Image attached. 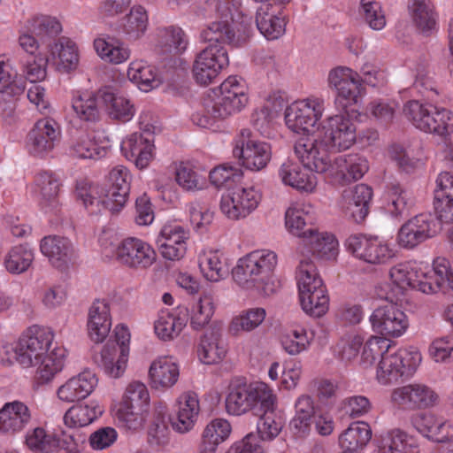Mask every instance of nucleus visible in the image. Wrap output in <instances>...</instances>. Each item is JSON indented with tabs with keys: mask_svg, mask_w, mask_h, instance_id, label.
Masks as SVG:
<instances>
[{
	"mask_svg": "<svg viewBox=\"0 0 453 453\" xmlns=\"http://www.w3.org/2000/svg\"><path fill=\"white\" fill-rule=\"evenodd\" d=\"M233 155L246 169L260 171L270 162L272 148L268 142L254 139L249 128H243L234 139Z\"/></svg>",
	"mask_w": 453,
	"mask_h": 453,
	"instance_id": "nucleus-12",
	"label": "nucleus"
},
{
	"mask_svg": "<svg viewBox=\"0 0 453 453\" xmlns=\"http://www.w3.org/2000/svg\"><path fill=\"white\" fill-rule=\"evenodd\" d=\"M170 415L165 403L155 405L151 423L148 430V442L152 447L163 448L170 442Z\"/></svg>",
	"mask_w": 453,
	"mask_h": 453,
	"instance_id": "nucleus-38",
	"label": "nucleus"
},
{
	"mask_svg": "<svg viewBox=\"0 0 453 453\" xmlns=\"http://www.w3.org/2000/svg\"><path fill=\"white\" fill-rule=\"evenodd\" d=\"M297 287L302 309L311 317L319 318L328 310L329 297L315 265L311 259L300 261L296 269Z\"/></svg>",
	"mask_w": 453,
	"mask_h": 453,
	"instance_id": "nucleus-4",
	"label": "nucleus"
},
{
	"mask_svg": "<svg viewBox=\"0 0 453 453\" xmlns=\"http://www.w3.org/2000/svg\"><path fill=\"white\" fill-rule=\"evenodd\" d=\"M275 403L266 408H259L255 412L256 415L259 416L257 422V434L265 441H273L276 438L283 427V422L281 417L274 412Z\"/></svg>",
	"mask_w": 453,
	"mask_h": 453,
	"instance_id": "nucleus-56",
	"label": "nucleus"
},
{
	"mask_svg": "<svg viewBox=\"0 0 453 453\" xmlns=\"http://www.w3.org/2000/svg\"><path fill=\"white\" fill-rule=\"evenodd\" d=\"M278 257L269 250H254L242 258L233 270L234 281L243 288H256L266 293V286L271 280Z\"/></svg>",
	"mask_w": 453,
	"mask_h": 453,
	"instance_id": "nucleus-3",
	"label": "nucleus"
},
{
	"mask_svg": "<svg viewBox=\"0 0 453 453\" xmlns=\"http://www.w3.org/2000/svg\"><path fill=\"white\" fill-rule=\"evenodd\" d=\"M418 263L407 261L399 263L389 270V277L394 286L392 293L388 294L394 296L396 301L400 300L406 290L413 289L416 276L418 273Z\"/></svg>",
	"mask_w": 453,
	"mask_h": 453,
	"instance_id": "nucleus-41",
	"label": "nucleus"
},
{
	"mask_svg": "<svg viewBox=\"0 0 453 453\" xmlns=\"http://www.w3.org/2000/svg\"><path fill=\"white\" fill-rule=\"evenodd\" d=\"M99 99V92H78L73 97L72 108L81 120L95 123L100 119Z\"/></svg>",
	"mask_w": 453,
	"mask_h": 453,
	"instance_id": "nucleus-49",
	"label": "nucleus"
},
{
	"mask_svg": "<svg viewBox=\"0 0 453 453\" xmlns=\"http://www.w3.org/2000/svg\"><path fill=\"white\" fill-rule=\"evenodd\" d=\"M189 230L179 224L165 225L157 238V244L161 256L170 261H179L187 252Z\"/></svg>",
	"mask_w": 453,
	"mask_h": 453,
	"instance_id": "nucleus-24",
	"label": "nucleus"
},
{
	"mask_svg": "<svg viewBox=\"0 0 453 453\" xmlns=\"http://www.w3.org/2000/svg\"><path fill=\"white\" fill-rule=\"evenodd\" d=\"M34 251L27 244L12 247L4 258L6 271L12 274H20L28 270L34 261Z\"/></svg>",
	"mask_w": 453,
	"mask_h": 453,
	"instance_id": "nucleus-58",
	"label": "nucleus"
},
{
	"mask_svg": "<svg viewBox=\"0 0 453 453\" xmlns=\"http://www.w3.org/2000/svg\"><path fill=\"white\" fill-rule=\"evenodd\" d=\"M154 140L150 133H134L122 141L123 156L134 163L139 169L146 168L154 156Z\"/></svg>",
	"mask_w": 453,
	"mask_h": 453,
	"instance_id": "nucleus-25",
	"label": "nucleus"
},
{
	"mask_svg": "<svg viewBox=\"0 0 453 453\" xmlns=\"http://www.w3.org/2000/svg\"><path fill=\"white\" fill-rule=\"evenodd\" d=\"M411 19L423 34L429 35L436 30L438 15L431 0H412L409 4Z\"/></svg>",
	"mask_w": 453,
	"mask_h": 453,
	"instance_id": "nucleus-43",
	"label": "nucleus"
},
{
	"mask_svg": "<svg viewBox=\"0 0 453 453\" xmlns=\"http://www.w3.org/2000/svg\"><path fill=\"white\" fill-rule=\"evenodd\" d=\"M311 206H296L288 208L285 214V224L288 232L302 241L315 228Z\"/></svg>",
	"mask_w": 453,
	"mask_h": 453,
	"instance_id": "nucleus-37",
	"label": "nucleus"
},
{
	"mask_svg": "<svg viewBox=\"0 0 453 453\" xmlns=\"http://www.w3.org/2000/svg\"><path fill=\"white\" fill-rule=\"evenodd\" d=\"M385 298L389 303L376 308L369 318L372 328L384 338L400 337L409 326L407 316L396 306L394 296L387 295Z\"/></svg>",
	"mask_w": 453,
	"mask_h": 453,
	"instance_id": "nucleus-15",
	"label": "nucleus"
},
{
	"mask_svg": "<svg viewBox=\"0 0 453 453\" xmlns=\"http://www.w3.org/2000/svg\"><path fill=\"white\" fill-rule=\"evenodd\" d=\"M61 135L60 127L50 118L37 120L27 136L26 148L34 157H44L55 147Z\"/></svg>",
	"mask_w": 453,
	"mask_h": 453,
	"instance_id": "nucleus-21",
	"label": "nucleus"
},
{
	"mask_svg": "<svg viewBox=\"0 0 453 453\" xmlns=\"http://www.w3.org/2000/svg\"><path fill=\"white\" fill-rule=\"evenodd\" d=\"M345 246L355 257L372 265L386 264L395 256L390 245L377 236L351 234Z\"/></svg>",
	"mask_w": 453,
	"mask_h": 453,
	"instance_id": "nucleus-17",
	"label": "nucleus"
},
{
	"mask_svg": "<svg viewBox=\"0 0 453 453\" xmlns=\"http://www.w3.org/2000/svg\"><path fill=\"white\" fill-rule=\"evenodd\" d=\"M27 31L41 39L53 37L62 31V26L56 18L40 15L27 21Z\"/></svg>",
	"mask_w": 453,
	"mask_h": 453,
	"instance_id": "nucleus-63",
	"label": "nucleus"
},
{
	"mask_svg": "<svg viewBox=\"0 0 453 453\" xmlns=\"http://www.w3.org/2000/svg\"><path fill=\"white\" fill-rule=\"evenodd\" d=\"M66 350L62 347H56L50 352L43 355L38 362L37 373L44 381H50L64 366Z\"/></svg>",
	"mask_w": 453,
	"mask_h": 453,
	"instance_id": "nucleus-61",
	"label": "nucleus"
},
{
	"mask_svg": "<svg viewBox=\"0 0 453 453\" xmlns=\"http://www.w3.org/2000/svg\"><path fill=\"white\" fill-rule=\"evenodd\" d=\"M111 327L109 303L104 300H96L88 311V330L90 339L96 343L104 342Z\"/></svg>",
	"mask_w": 453,
	"mask_h": 453,
	"instance_id": "nucleus-33",
	"label": "nucleus"
},
{
	"mask_svg": "<svg viewBox=\"0 0 453 453\" xmlns=\"http://www.w3.org/2000/svg\"><path fill=\"white\" fill-rule=\"evenodd\" d=\"M379 453H418L416 438L399 428L391 429L380 435Z\"/></svg>",
	"mask_w": 453,
	"mask_h": 453,
	"instance_id": "nucleus-35",
	"label": "nucleus"
},
{
	"mask_svg": "<svg viewBox=\"0 0 453 453\" xmlns=\"http://www.w3.org/2000/svg\"><path fill=\"white\" fill-rule=\"evenodd\" d=\"M199 268L210 281H219L228 275L229 269L219 250H209L199 256Z\"/></svg>",
	"mask_w": 453,
	"mask_h": 453,
	"instance_id": "nucleus-55",
	"label": "nucleus"
},
{
	"mask_svg": "<svg viewBox=\"0 0 453 453\" xmlns=\"http://www.w3.org/2000/svg\"><path fill=\"white\" fill-rule=\"evenodd\" d=\"M276 402V396L265 383L248 384L241 380H233L226 397L228 414L240 416L250 411L257 412L259 408L268 409Z\"/></svg>",
	"mask_w": 453,
	"mask_h": 453,
	"instance_id": "nucleus-5",
	"label": "nucleus"
},
{
	"mask_svg": "<svg viewBox=\"0 0 453 453\" xmlns=\"http://www.w3.org/2000/svg\"><path fill=\"white\" fill-rule=\"evenodd\" d=\"M41 252L57 268H65L74 257V249L71 241L65 237L49 235L42 239Z\"/></svg>",
	"mask_w": 453,
	"mask_h": 453,
	"instance_id": "nucleus-32",
	"label": "nucleus"
},
{
	"mask_svg": "<svg viewBox=\"0 0 453 453\" xmlns=\"http://www.w3.org/2000/svg\"><path fill=\"white\" fill-rule=\"evenodd\" d=\"M372 438V430L366 422H354L339 436V445L344 453H359Z\"/></svg>",
	"mask_w": 453,
	"mask_h": 453,
	"instance_id": "nucleus-40",
	"label": "nucleus"
},
{
	"mask_svg": "<svg viewBox=\"0 0 453 453\" xmlns=\"http://www.w3.org/2000/svg\"><path fill=\"white\" fill-rule=\"evenodd\" d=\"M311 337L303 328L290 330L280 338L283 349L289 355L296 356L307 350L311 345Z\"/></svg>",
	"mask_w": 453,
	"mask_h": 453,
	"instance_id": "nucleus-64",
	"label": "nucleus"
},
{
	"mask_svg": "<svg viewBox=\"0 0 453 453\" xmlns=\"http://www.w3.org/2000/svg\"><path fill=\"white\" fill-rule=\"evenodd\" d=\"M372 196L370 186L363 183L356 185L348 196L346 215L356 223L363 222L369 213Z\"/></svg>",
	"mask_w": 453,
	"mask_h": 453,
	"instance_id": "nucleus-39",
	"label": "nucleus"
},
{
	"mask_svg": "<svg viewBox=\"0 0 453 453\" xmlns=\"http://www.w3.org/2000/svg\"><path fill=\"white\" fill-rule=\"evenodd\" d=\"M303 245L314 257L322 259H333L337 256L338 241L334 234L326 232H319L315 227L312 234H309L303 240Z\"/></svg>",
	"mask_w": 453,
	"mask_h": 453,
	"instance_id": "nucleus-44",
	"label": "nucleus"
},
{
	"mask_svg": "<svg viewBox=\"0 0 453 453\" xmlns=\"http://www.w3.org/2000/svg\"><path fill=\"white\" fill-rule=\"evenodd\" d=\"M230 433L231 426L227 420L214 419L204 428L200 447L208 452H215L219 444L223 442Z\"/></svg>",
	"mask_w": 453,
	"mask_h": 453,
	"instance_id": "nucleus-59",
	"label": "nucleus"
},
{
	"mask_svg": "<svg viewBox=\"0 0 453 453\" xmlns=\"http://www.w3.org/2000/svg\"><path fill=\"white\" fill-rule=\"evenodd\" d=\"M99 95L111 118L127 122L134 117V107L125 96L117 95L109 88L99 90Z\"/></svg>",
	"mask_w": 453,
	"mask_h": 453,
	"instance_id": "nucleus-52",
	"label": "nucleus"
},
{
	"mask_svg": "<svg viewBox=\"0 0 453 453\" xmlns=\"http://www.w3.org/2000/svg\"><path fill=\"white\" fill-rule=\"evenodd\" d=\"M326 163L328 167L322 173L340 184L361 179L369 169L366 158L358 154L340 155Z\"/></svg>",
	"mask_w": 453,
	"mask_h": 453,
	"instance_id": "nucleus-22",
	"label": "nucleus"
},
{
	"mask_svg": "<svg viewBox=\"0 0 453 453\" xmlns=\"http://www.w3.org/2000/svg\"><path fill=\"white\" fill-rule=\"evenodd\" d=\"M392 402L408 410L426 409L435 405L439 400L437 393L425 384H409L395 388Z\"/></svg>",
	"mask_w": 453,
	"mask_h": 453,
	"instance_id": "nucleus-23",
	"label": "nucleus"
},
{
	"mask_svg": "<svg viewBox=\"0 0 453 453\" xmlns=\"http://www.w3.org/2000/svg\"><path fill=\"white\" fill-rule=\"evenodd\" d=\"M179 375L178 365L168 357H161L153 361L149 370L150 385L156 389L173 387L177 382Z\"/></svg>",
	"mask_w": 453,
	"mask_h": 453,
	"instance_id": "nucleus-36",
	"label": "nucleus"
},
{
	"mask_svg": "<svg viewBox=\"0 0 453 453\" xmlns=\"http://www.w3.org/2000/svg\"><path fill=\"white\" fill-rule=\"evenodd\" d=\"M97 382L96 375L90 370H85L60 386L57 391L58 397L65 403L85 399L94 391Z\"/></svg>",
	"mask_w": 453,
	"mask_h": 453,
	"instance_id": "nucleus-27",
	"label": "nucleus"
},
{
	"mask_svg": "<svg viewBox=\"0 0 453 453\" xmlns=\"http://www.w3.org/2000/svg\"><path fill=\"white\" fill-rule=\"evenodd\" d=\"M187 315L188 311L182 316L162 311L154 324L156 334L163 341L177 337L187 325Z\"/></svg>",
	"mask_w": 453,
	"mask_h": 453,
	"instance_id": "nucleus-51",
	"label": "nucleus"
},
{
	"mask_svg": "<svg viewBox=\"0 0 453 453\" xmlns=\"http://www.w3.org/2000/svg\"><path fill=\"white\" fill-rule=\"evenodd\" d=\"M127 76L130 81L138 84L140 89L149 91L158 87L161 83L159 74L155 66L142 60L130 63Z\"/></svg>",
	"mask_w": 453,
	"mask_h": 453,
	"instance_id": "nucleus-54",
	"label": "nucleus"
},
{
	"mask_svg": "<svg viewBox=\"0 0 453 453\" xmlns=\"http://www.w3.org/2000/svg\"><path fill=\"white\" fill-rule=\"evenodd\" d=\"M54 339L49 327L33 325L23 332L14 347L17 362L25 368L35 366L47 354Z\"/></svg>",
	"mask_w": 453,
	"mask_h": 453,
	"instance_id": "nucleus-10",
	"label": "nucleus"
},
{
	"mask_svg": "<svg viewBox=\"0 0 453 453\" xmlns=\"http://www.w3.org/2000/svg\"><path fill=\"white\" fill-rule=\"evenodd\" d=\"M421 354L416 347L399 349L395 353H386L380 360L376 379L381 385L396 382L403 376L411 375L421 362Z\"/></svg>",
	"mask_w": 453,
	"mask_h": 453,
	"instance_id": "nucleus-9",
	"label": "nucleus"
},
{
	"mask_svg": "<svg viewBox=\"0 0 453 453\" xmlns=\"http://www.w3.org/2000/svg\"><path fill=\"white\" fill-rule=\"evenodd\" d=\"M32 420V411L23 402H8L0 409V432L13 434L27 427Z\"/></svg>",
	"mask_w": 453,
	"mask_h": 453,
	"instance_id": "nucleus-28",
	"label": "nucleus"
},
{
	"mask_svg": "<svg viewBox=\"0 0 453 453\" xmlns=\"http://www.w3.org/2000/svg\"><path fill=\"white\" fill-rule=\"evenodd\" d=\"M356 141V127L346 114L327 118L314 137H301L295 143V153L301 163L317 173H323L331 159L330 151L349 149Z\"/></svg>",
	"mask_w": 453,
	"mask_h": 453,
	"instance_id": "nucleus-1",
	"label": "nucleus"
},
{
	"mask_svg": "<svg viewBox=\"0 0 453 453\" xmlns=\"http://www.w3.org/2000/svg\"><path fill=\"white\" fill-rule=\"evenodd\" d=\"M97 55L105 62L119 65L130 58V49L121 41L113 37L97 38L94 41Z\"/></svg>",
	"mask_w": 453,
	"mask_h": 453,
	"instance_id": "nucleus-48",
	"label": "nucleus"
},
{
	"mask_svg": "<svg viewBox=\"0 0 453 453\" xmlns=\"http://www.w3.org/2000/svg\"><path fill=\"white\" fill-rule=\"evenodd\" d=\"M103 412V408L96 403L73 405L65 413L64 423L70 428L86 426L100 417Z\"/></svg>",
	"mask_w": 453,
	"mask_h": 453,
	"instance_id": "nucleus-53",
	"label": "nucleus"
},
{
	"mask_svg": "<svg viewBox=\"0 0 453 453\" xmlns=\"http://www.w3.org/2000/svg\"><path fill=\"white\" fill-rule=\"evenodd\" d=\"M53 56H58V68L64 72L75 70L79 65V50L76 43L68 37L62 36L51 47Z\"/></svg>",
	"mask_w": 453,
	"mask_h": 453,
	"instance_id": "nucleus-57",
	"label": "nucleus"
},
{
	"mask_svg": "<svg viewBox=\"0 0 453 453\" xmlns=\"http://www.w3.org/2000/svg\"><path fill=\"white\" fill-rule=\"evenodd\" d=\"M383 201L385 211L395 219L408 215L414 204L411 192L399 183L386 186Z\"/></svg>",
	"mask_w": 453,
	"mask_h": 453,
	"instance_id": "nucleus-34",
	"label": "nucleus"
},
{
	"mask_svg": "<svg viewBox=\"0 0 453 453\" xmlns=\"http://www.w3.org/2000/svg\"><path fill=\"white\" fill-rule=\"evenodd\" d=\"M149 16L142 5H134L121 20L119 31L129 41L140 39L147 31Z\"/></svg>",
	"mask_w": 453,
	"mask_h": 453,
	"instance_id": "nucleus-46",
	"label": "nucleus"
},
{
	"mask_svg": "<svg viewBox=\"0 0 453 453\" xmlns=\"http://www.w3.org/2000/svg\"><path fill=\"white\" fill-rule=\"evenodd\" d=\"M25 89L24 78L19 77L9 64L0 61V93L16 97L22 95Z\"/></svg>",
	"mask_w": 453,
	"mask_h": 453,
	"instance_id": "nucleus-62",
	"label": "nucleus"
},
{
	"mask_svg": "<svg viewBox=\"0 0 453 453\" xmlns=\"http://www.w3.org/2000/svg\"><path fill=\"white\" fill-rule=\"evenodd\" d=\"M434 104L410 100L403 105V111L417 129L445 138L453 133V112Z\"/></svg>",
	"mask_w": 453,
	"mask_h": 453,
	"instance_id": "nucleus-6",
	"label": "nucleus"
},
{
	"mask_svg": "<svg viewBox=\"0 0 453 453\" xmlns=\"http://www.w3.org/2000/svg\"><path fill=\"white\" fill-rule=\"evenodd\" d=\"M131 173L123 165L113 167L108 173L104 186L98 192L87 180H80L76 182L75 196L90 214H97L103 209L111 212H119L125 206L130 192Z\"/></svg>",
	"mask_w": 453,
	"mask_h": 453,
	"instance_id": "nucleus-2",
	"label": "nucleus"
},
{
	"mask_svg": "<svg viewBox=\"0 0 453 453\" xmlns=\"http://www.w3.org/2000/svg\"><path fill=\"white\" fill-rule=\"evenodd\" d=\"M265 317L266 311L264 308L255 307L244 310L232 319L229 330L234 334H238L240 332H251L263 323Z\"/></svg>",
	"mask_w": 453,
	"mask_h": 453,
	"instance_id": "nucleus-60",
	"label": "nucleus"
},
{
	"mask_svg": "<svg viewBox=\"0 0 453 453\" xmlns=\"http://www.w3.org/2000/svg\"><path fill=\"white\" fill-rule=\"evenodd\" d=\"M434 207L436 219L441 223L453 222V175L442 172L436 179V188L434 191Z\"/></svg>",
	"mask_w": 453,
	"mask_h": 453,
	"instance_id": "nucleus-29",
	"label": "nucleus"
},
{
	"mask_svg": "<svg viewBox=\"0 0 453 453\" xmlns=\"http://www.w3.org/2000/svg\"><path fill=\"white\" fill-rule=\"evenodd\" d=\"M329 87L337 92L334 104L348 113L349 106L358 104L363 94L359 73L345 66H338L329 72Z\"/></svg>",
	"mask_w": 453,
	"mask_h": 453,
	"instance_id": "nucleus-14",
	"label": "nucleus"
},
{
	"mask_svg": "<svg viewBox=\"0 0 453 453\" xmlns=\"http://www.w3.org/2000/svg\"><path fill=\"white\" fill-rule=\"evenodd\" d=\"M250 19H217L209 22L201 31L200 38L209 44L242 47L251 36Z\"/></svg>",
	"mask_w": 453,
	"mask_h": 453,
	"instance_id": "nucleus-8",
	"label": "nucleus"
},
{
	"mask_svg": "<svg viewBox=\"0 0 453 453\" xmlns=\"http://www.w3.org/2000/svg\"><path fill=\"white\" fill-rule=\"evenodd\" d=\"M226 354V344L219 331L206 332L200 339L197 355L205 365L219 363Z\"/></svg>",
	"mask_w": 453,
	"mask_h": 453,
	"instance_id": "nucleus-42",
	"label": "nucleus"
},
{
	"mask_svg": "<svg viewBox=\"0 0 453 453\" xmlns=\"http://www.w3.org/2000/svg\"><path fill=\"white\" fill-rule=\"evenodd\" d=\"M229 65L228 53L225 46L209 44L196 56L193 75L201 85H208Z\"/></svg>",
	"mask_w": 453,
	"mask_h": 453,
	"instance_id": "nucleus-18",
	"label": "nucleus"
},
{
	"mask_svg": "<svg viewBox=\"0 0 453 453\" xmlns=\"http://www.w3.org/2000/svg\"><path fill=\"white\" fill-rule=\"evenodd\" d=\"M261 198L260 191L255 187H234L222 194L219 208L229 219L238 220L252 213Z\"/></svg>",
	"mask_w": 453,
	"mask_h": 453,
	"instance_id": "nucleus-16",
	"label": "nucleus"
},
{
	"mask_svg": "<svg viewBox=\"0 0 453 453\" xmlns=\"http://www.w3.org/2000/svg\"><path fill=\"white\" fill-rule=\"evenodd\" d=\"M25 444L34 453H55L58 449L59 437L54 432L37 426L27 432Z\"/></svg>",
	"mask_w": 453,
	"mask_h": 453,
	"instance_id": "nucleus-50",
	"label": "nucleus"
},
{
	"mask_svg": "<svg viewBox=\"0 0 453 453\" xmlns=\"http://www.w3.org/2000/svg\"><path fill=\"white\" fill-rule=\"evenodd\" d=\"M109 148L104 142L96 141L91 134L78 132L70 138L67 150L72 157L98 160L107 155Z\"/></svg>",
	"mask_w": 453,
	"mask_h": 453,
	"instance_id": "nucleus-31",
	"label": "nucleus"
},
{
	"mask_svg": "<svg viewBox=\"0 0 453 453\" xmlns=\"http://www.w3.org/2000/svg\"><path fill=\"white\" fill-rule=\"evenodd\" d=\"M283 5L263 4L257 10V27L267 40L278 39L285 33L287 21L283 15Z\"/></svg>",
	"mask_w": 453,
	"mask_h": 453,
	"instance_id": "nucleus-26",
	"label": "nucleus"
},
{
	"mask_svg": "<svg viewBox=\"0 0 453 453\" xmlns=\"http://www.w3.org/2000/svg\"><path fill=\"white\" fill-rule=\"evenodd\" d=\"M35 183L40 188V205L45 212L57 211L58 207L59 180L50 172H42L35 177Z\"/></svg>",
	"mask_w": 453,
	"mask_h": 453,
	"instance_id": "nucleus-47",
	"label": "nucleus"
},
{
	"mask_svg": "<svg viewBox=\"0 0 453 453\" xmlns=\"http://www.w3.org/2000/svg\"><path fill=\"white\" fill-rule=\"evenodd\" d=\"M325 111L324 100L317 96H309L295 101L285 110V122L288 129L303 134V137H314L311 132L322 118Z\"/></svg>",
	"mask_w": 453,
	"mask_h": 453,
	"instance_id": "nucleus-11",
	"label": "nucleus"
},
{
	"mask_svg": "<svg viewBox=\"0 0 453 453\" xmlns=\"http://www.w3.org/2000/svg\"><path fill=\"white\" fill-rule=\"evenodd\" d=\"M114 337L115 341H109L102 349V365L106 374L119 378L126 370L129 353L128 328L124 325H118L114 329Z\"/></svg>",
	"mask_w": 453,
	"mask_h": 453,
	"instance_id": "nucleus-19",
	"label": "nucleus"
},
{
	"mask_svg": "<svg viewBox=\"0 0 453 453\" xmlns=\"http://www.w3.org/2000/svg\"><path fill=\"white\" fill-rule=\"evenodd\" d=\"M219 95L204 101V109L212 119H226L241 111L248 103L246 87L242 78L229 76L219 87Z\"/></svg>",
	"mask_w": 453,
	"mask_h": 453,
	"instance_id": "nucleus-7",
	"label": "nucleus"
},
{
	"mask_svg": "<svg viewBox=\"0 0 453 453\" xmlns=\"http://www.w3.org/2000/svg\"><path fill=\"white\" fill-rule=\"evenodd\" d=\"M303 166L292 161L284 162L279 169V177L286 186L306 193H312L317 186V178L303 163ZM315 173H317L315 171Z\"/></svg>",
	"mask_w": 453,
	"mask_h": 453,
	"instance_id": "nucleus-30",
	"label": "nucleus"
},
{
	"mask_svg": "<svg viewBox=\"0 0 453 453\" xmlns=\"http://www.w3.org/2000/svg\"><path fill=\"white\" fill-rule=\"evenodd\" d=\"M157 47L163 54L178 55L186 50L188 37L180 27L169 26L157 31Z\"/></svg>",
	"mask_w": 453,
	"mask_h": 453,
	"instance_id": "nucleus-45",
	"label": "nucleus"
},
{
	"mask_svg": "<svg viewBox=\"0 0 453 453\" xmlns=\"http://www.w3.org/2000/svg\"><path fill=\"white\" fill-rule=\"evenodd\" d=\"M113 254L117 262L136 270L148 269L157 260V253L153 247L137 237L121 240L115 247Z\"/></svg>",
	"mask_w": 453,
	"mask_h": 453,
	"instance_id": "nucleus-20",
	"label": "nucleus"
},
{
	"mask_svg": "<svg viewBox=\"0 0 453 453\" xmlns=\"http://www.w3.org/2000/svg\"><path fill=\"white\" fill-rule=\"evenodd\" d=\"M150 394L145 384L140 381L131 382L126 389L121 404L118 410V418L129 429L140 428L144 421L143 412L148 410Z\"/></svg>",
	"mask_w": 453,
	"mask_h": 453,
	"instance_id": "nucleus-13",
	"label": "nucleus"
}]
</instances>
